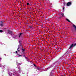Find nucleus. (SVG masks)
I'll list each match as a JSON object with an SVG mask.
<instances>
[{
  "mask_svg": "<svg viewBox=\"0 0 76 76\" xmlns=\"http://www.w3.org/2000/svg\"><path fill=\"white\" fill-rule=\"evenodd\" d=\"M17 55H18V57H20V56H22V55H19V54H17Z\"/></svg>",
  "mask_w": 76,
  "mask_h": 76,
  "instance_id": "obj_11",
  "label": "nucleus"
},
{
  "mask_svg": "<svg viewBox=\"0 0 76 76\" xmlns=\"http://www.w3.org/2000/svg\"><path fill=\"white\" fill-rule=\"evenodd\" d=\"M17 51H18V52H20V49H19V48H18L17 49Z\"/></svg>",
  "mask_w": 76,
  "mask_h": 76,
  "instance_id": "obj_13",
  "label": "nucleus"
},
{
  "mask_svg": "<svg viewBox=\"0 0 76 76\" xmlns=\"http://www.w3.org/2000/svg\"><path fill=\"white\" fill-rule=\"evenodd\" d=\"M10 75V74H9V75Z\"/></svg>",
  "mask_w": 76,
  "mask_h": 76,
  "instance_id": "obj_30",
  "label": "nucleus"
},
{
  "mask_svg": "<svg viewBox=\"0 0 76 76\" xmlns=\"http://www.w3.org/2000/svg\"><path fill=\"white\" fill-rule=\"evenodd\" d=\"M55 64H56V63H53L52 65L51 66V67L52 66H53V65H55Z\"/></svg>",
  "mask_w": 76,
  "mask_h": 76,
  "instance_id": "obj_15",
  "label": "nucleus"
},
{
  "mask_svg": "<svg viewBox=\"0 0 76 76\" xmlns=\"http://www.w3.org/2000/svg\"><path fill=\"white\" fill-rule=\"evenodd\" d=\"M72 4V2H68L66 4V6H70V5H71Z\"/></svg>",
  "mask_w": 76,
  "mask_h": 76,
  "instance_id": "obj_2",
  "label": "nucleus"
},
{
  "mask_svg": "<svg viewBox=\"0 0 76 76\" xmlns=\"http://www.w3.org/2000/svg\"><path fill=\"white\" fill-rule=\"evenodd\" d=\"M61 15H62V16H64V13H62L61 14Z\"/></svg>",
  "mask_w": 76,
  "mask_h": 76,
  "instance_id": "obj_18",
  "label": "nucleus"
},
{
  "mask_svg": "<svg viewBox=\"0 0 76 76\" xmlns=\"http://www.w3.org/2000/svg\"><path fill=\"white\" fill-rule=\"evenodd\" d=\"M23 57H25V55L24 56H23Z\"/></svg>",
  "mask_w": 76,
  "mask_h": 76,
  "instance_id": "obj_29",
  "label": "nucleus"
},
{
  "mask_svg": "<svg viewBox=\"0 0 76 76\" xmlns=\"http://www.w3.org/2000/svg\"><path fill=\"white\" fill-rule=\"evenodd\" d=\"M22 45H18V48H19V49H20V48H22Z\"/></svg>",
  "mask_w": 76,
  "mask_h": 76,
  "instance_id": "obj_4",
  "label": "nucleus"
},
{
  "mask_svg": "<svg viewBox=\"0 0 76 76\" xmlns=\"http://www.w3.org/2000/svg\"><path fill=\"white\" fill-rule=\"evenodd\" d=\"M23 34V33H20V34L19 36V38H20V37H22V35Z\"/></svg>",
  "mask_w": 76,
  "mask_h": 76,
  "instance_id": "obj_3",
  "label": "nucleus"
},
{
  "mask_svg": "<svg viewBox=\"0 0 76 76\" xmlns=\"http://www.w3.org/2000/svg\"><path fill=\"white\" fill-rule=\"evenodd\" d=\"M3 31L1 30H0V32H3Z\"/></svg>",
  "mask_w": 76,
  "mask_h": 76,
  "instance_id": "obj_16",
  "label": "nucleus"
},
{
  "mask_svg": "<svg viewBox=\"0 0 76 76\" xmlns=\"http://www.w3.org/2000/svg\"><path fill=\"white\" fill-rule=\"evenodd\" d=\"M21 48H22V51H23V52L24 53V52H25V49H23V47H22Z\"/></svg>",
  "mask_w": 76,
  "mask_h": 76,
  "instance_id": "obj_6",
  "label": "nucleus"
},
{
  "mask_svg": "<svg viewBox=\"0 0 76 76\" xmlns=\"http://www.w3.org/2000/svg\"><path fill=\"white\" fill-rule=\"evenodd\" d=\"M33 65L34 66V67H37V66H36V65H35V64H33Z\"/></svg>",
  "mask_w": 76,
  "mask_h": 76,
  "instance_id": "obj_19",
  "label": "nucleus"
},
{
  "mask_svg": "<svg viewBox=\"0 0 76 76\" xmlns=\"http://www.w3.org/2000/svg\"><path fill=\"white\" fill-rule=\"evenodd\" d=\"M8 34H12V33L13 32L12 31H10L9 30L8 31Z\"/></svg>",
  "mask_w": 76,
  "mask_h": 76,
  "instance_id": "obj_5",
  "label": "nucleus"
},
{
  "mask_svg": "<svg viewBox=\"0 0 76 76\" xmlns=\"http://www.w3.org/2000/svg\"><path fill=\"white\" fill-rule=\"evenodd\" d=\"M29 3H27V5H29Z\"/></svg>",
  "mask_w": 76,
  "mask_h": 76,
  "instance_id": "obj_21",
  "label": "nucleus"
},
{
  "mask_svg": "<svg viewBox=\"0 0 76 76\" xmlns=\"http://www.w3.org/2000/svg\"><path fill=\"white\" fill-rule=\"evenodd\" d=\"M3 23H4L3 21H1V22L0 23V24H3Z\"/></svg>",
  "mask_w": 76,
  "mask_h": 76,
  "instance_id": "obj_9",
  "label": "nucleus"
},
{
  "mask_svg": "<svg viewBox=\"0 0 76 76\" xmlns=\"http://www.w3.org/2000/svg\"><path fill=\"white\" fill-rule=\"evenodd\" d=\"M54 76V75H51V76Z\"/></svg>",
  "mask_w": 76,
  "mask_h": 76,
  "instance_id": "obj_28",
  "label": "nucleus"
},
{
  "mask_svg": "<svg viewBox=\"0 0 76 76\" xmlns=\"http://www.w3.org/2000/svg\"><path fill=\"white\" fill-rule=\"evenodd\" d=\"M64 7H63V10H64Z\"/></svg>",
  "mask_w": 76,
  "mask_h": 76,
  "instance_id": "obj_24",
  "label": "nucleus"
},
{
  "mask_svg": "<svg viewBox=\"0 0 76 76\" xmlns=\"http://www.w3.org/2000/svg\"><path fill=\"white\" fill-rule=\"evenodd\" d=\"M15 53H18V51H16L15 52Z\"/></svg>",
  "mask_w": 76,
  "mask_h": 76,
  "instance_id": "obj_26",
  "label": "nucleus"
},
{
  "mask_svg": "<svg viewBox=\"0 0 76 76\" xmlns=\"http://www.w3.org/2000/svg\"><path fill=\"white\" fill-rule=\"evenodd\" d=\"M37 70H41V68H39V67H37Z\"/></svg>",
  "mask_w": 76,
  "mask_h": 76,
  "instance_id": "obj_12",
  "label": "nucleus"
},
{
  "mask_svg": "<svg viewBox=\"0 0 76 76\" xmlns=\"http://www.w3.org/2000/svg\"><path fill=\"white\" fill-rule=\"evenodd\" d=\"M68 54V53L67 52H66L65 54L64 55V56H66V55H67V54Z\"/></svg>",
  "mask_w": 76,
  "mask_h": 76,
  "instance_id": "obj_14",
  "label": "nucleus"
},
{
  "mask_svg": "<svg viewBox=\"0 0 76 76\" xmlns=\"http://www.w3.org/2000/svg\"><path fill=\"white\" fill-rule=\"evenodd\" d=\"M20 44L19 45H22V43H19Z\"/></svg>",
  "mask_w": 76,
  "mask_h": 76,
  "instance_id": "obj_20",
  "label": "nucleus"
},
{
  "mask_svg": "<svg viewBox=\"0 0 76 76\" xmlns=\"http://www.w3.org/2000/svg\"><path fill=\"white\" fill-rule=\"evenodd\" d=\"M66 20L67 21H68V22H71L67 18L66 19Z\"/></svg>",
  "mask_w": 76,
  "mask_h": 76,
  "instance_id": "obj_10",
  "label": "nucleus"
},
{
  "mask_svg": "<svg viewBox=\"0 0 76 76\" xmlns=\"http://www.w3.org/2000/svg\"><path fill=\"white\" fill-rule=\"evenodd\" d=\"M19 43H21V41H19Z\"/></svg>",
  "mask_w": 76,
  "mask_h": 76,
  "instance_id": "obj_22",
  "label": "nucleus"
},
{
  "mask_svg": "<svg viewBox=\"0 0 76 76\" xmlns=\"http://www.w3.org/2000/svg\"><path fill=\"white\" fill-rule=\"evenodd\" d=\"M3 24H0V25L1 26H3Z\"/></svg>",
  "mask_w": 76,
  "mask_h": 76,
  "instance_id": "obj_17",
  "label": "nucleus"
},
{
  "mask_svg": "<svg viewBox=\"0 0 76 76\" xmlns=\"http://www.w3.org/2000/svg\"><path fill=\"white\" fill-rule=\"evenodd\" d=\"M18 64H19V65H21V63H19Z\"/></svg>",
  "mask_w": 76,
  "mask_h": 76,
  "instance_id": "obj_23",
  "label": "nucleus"
},
{
  "mask_svg": "<svg viewBox=\"0 0 76 76\" xmlns=\"http://www.w3.org/2000/svg\"><path fill=\"white\" fill-rule=\"evenodd\" d=\"M30 28H32V26H30Z\"/></svg>",
  "mask_w": 76,
  "mask_h": 76,
  "instance_id": "obj_25",
  "label": "nucleus"
},
{
  "mask_svg": "<svg viewBox=\"0 0 76 76\" xmlns=\"http://www.w3.org/2000/svg\"><path fill=\"white\" fill-rule=\"evenodd\" d=\"M76 43H75L74 44H72L70 46V48H69V49L70 50H71V49H72V47H73L74 46H76Z\"/></svg>",
  "mask_w": 76,
  "mask_h": 76,
  "instance_id": "obj_1",
  "label": "nucleus"
},
{
  "mask_svg": "<svg viewBox=\"0 0 76 76\" xmlns=\"http://www.w3.org/2000/svg\"><path fill=\"white\" fill-rule=\"evenodd\" d=\"M73 27H74V28L75 29V30H76V26L75 25V24H73Z\"/></svg>",
  "mask_w": 76,
  "mask_h": 76,
  "instance_id": "obj_8",
  "label": "nucleus"
},
{
  "mask_svg": "<svg viewBox=\"0 0 76 76\" xmlns=\"http://www.w3.org/2000/svg\"><path fill=\"white\" fill-rule=\"evenodd\" d=\"M50 76H53V71H51Z\"/></svg>",
  "mask_w": 76,
  "mask_h": 76,
  "instance_id": "obj_7",
  "label": "nucleus"
},
{
  "mask_svg": "<svg viewBox=\"0 0 76 76\" xmlns=\"http://www.w3.org/2000/svg\"><path fill=\"white\" fill-rule=\"evenodd\" d=\"M25 58H26V59H27V58H27V57H25Z\"/></svg>",
  "mask_w": 76,
  "mask_h": 76,
  "instance_id": "obj_27",
  "label": "nucleus"
}]
</instances>
